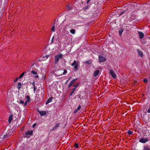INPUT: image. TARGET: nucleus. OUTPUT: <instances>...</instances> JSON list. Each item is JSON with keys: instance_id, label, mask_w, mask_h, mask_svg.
<instances>
[{"instance_id": "obj_26", "label": "nucleus", "mask_w": 150, "mask_h": 150, "mask_svg": "<svg viewBox=\"0 0 150 150\" xmlns=\"http://www.w3.org/2000/svg\"><path fill=\"white\" fill-rule=\"evenodd\" d=\"M25 73V72H24L23 73H22L19 76V79L21 78L23 76H24Z\"/></svg>"}, {"instance_id": "obj_20", "label": "nucleus", "mask_w": 150, "mask_h": 150, "mask_svg": "<svg viewBox=\"0 0 150 150\" xmlns=\"http://www.w3.org/2000/svg\"><path fill=\"white\" fill-rule=\"evenodd\" d=\"M22 84L20 82L18 83V85L17 86V88L18 90H19L21 87Z\"/></svg>"}, {"instance_id": "obj_48", "label": "nucleus", "mask_w": 150, "mask_h": 150, "mask_svg": "<svg viewBox=\"0 0 150 150\" xmlns=\"http://www.w3.org/2000/svg\"><path fill=\"white\" fill-rule=\"evenodd\" d=\"M24 129V128L23 127L22 129H21V130H23Z\"/></svg>"}, {"instance_id": "obj_16", "label": "nucleus", "mask_w": 150, "mask_h": 150, "mask_svg": "<svg viewBox=\"0 0 150 150\" xmlns=\"http://www.w3.org/2000/svg\"><path fill=\"white\" fill-rule=\"evenodd\" d=\"M53 98V97H50L49 99L47 100L46 103V104H47L50 102H51Z\"/></svg>"}, {"instance_id": "obj_10", "label": "nucleus", "mask_w": 150, "mask_h": 150, "mask_svg": "<svg viewBox=\"0 0 150 150\" xmlns=\"http://www.w3.org/2000/svg\"><path fill=\"white\" fill-rule=\"evenodd\" d=\"M31 73L32 74H33L35 75L34 76V77H35L36 79H38V75L37 73L33 70H32L31 72Z\"/></svg>"}, {"instance_id": "obj_38", "label": "nucleus", "mask_w": 150, "mask_h": 150, "mask_svg": "<svg viewBox=\"0 0 150 150\" xmlns=\"http://www.w3.org/2000/svg\"><path fill=\"white\" fill-rule=\"evenodd\" d=\"M143 81H144V82L146 83L148 81V80L146 79H144L143 80Z\"/></svg>"}, {"instance_id": "obj_25", "label": "nucleus", "mask_w": 150, "mask_h": 150, "mask_svg": "<svg viewBox=\"0 0 150 150\" xmlns=\"http://www.w3.org/2000/svg\"><path fill=\"white\" fill-rule=\"evenodd\" d=\"M93 2V0H87L86 2V3L88 5L89 4V3H92V2Z\"/></svg>"}, {"instance_id": "obj_12", "label": "nucleus", "mask_w": 150, "mask_h": 150, "mask_svg": "<svg viewBox=\"0 0 150 150\" xmlns=\"http://www.w3.org/2000/svg\"><path fill=\"white\" fill-rule=\"evenodd\" d=\"M138 34H139V38L140 39H142L143 38V37H144V34L142 32H139Z\"/></svg>"}, {"instance_id": "obj_1", "label": "nucleus", "mask_w": 150, "mask_h": 150, "mask_svg": "<svg viewBox=\"0 0 150 150\" xmlns=\"http://www.w3.org/2000/svg\"><path fill=\"white\" fill-rule=\"evenodd\" d=\"M79 85V83L78 82L76 83L74 85V88L72 89V91L70 94V96H71L74 94V92L76 90L77 88Z\"/></svg>"}, {"instance_id": "obj_19", "label": "nucleus", "mask_w": 150, "mask_h": 150, "mask_svg": "<svg viewBox=\"0 0 150 150\" xmlns=\"http://www.w3.org/2000/svg\"><path fill=\"white\" fill-rule=\"evenodd\" d=\"M123 31V29L122 28H121L120 29L119 31V35L121 36L122 35V33Z\"/></svg>"}, {"instance_id": "obj_44", "label": "nucleus", "mask_w": 150, "mask_h": 150, "mask_svg": "<svg viewBox=\"0 0 150 150\" xmlns=\"http://www.w3.org/2000/svg\"><path fill=\"white\" fill-rule=\"evenodd\" d=\"M70 78H69L68 79V80L66 81V82H65V83H67L68 82V81H69V79H70Z\"/></svg>"}, {"instance_id": "obj_49", "label": "nucleus", "mask_w": 150, "mask_h": 150, "mask_svg": "<svg viewBox=\"0 0 150 150\" xmlns=\"http://www.w3.org/2000/svg\"><path fill=\"white\" fill-rule=\"evenodd\" d=\"M45 76H44V79L45 78Z\"/></svg>"}, {"instance_id": "obj_42", "label": "nucleus", "mask_w": 150, "mask_h": 150, "mask_svg": "<svg viewBox=\"0 0 150 150\" xmlns=\"http://www.w3.org/2000/svg\"><path fill=\"white\" fill-rule=\"evenodd\" d=\"M78 111V110L76 109H75L74 112V113H76Z\"/></svg>"}, {"instance_id": "obj_29", "label": "nucleus", "mask_w": 150, "mask_h": 150, "mask_svg": "<svg viewBox=\"0 0 150 150\" xmlns=\"http://www.w3.org/2000/svg\"><path fill=\"white\" fill-rule=\"evenodd\" d=\"M127 133L129 135H131L132 134V132L130 130H128L127 131Z\"/></svg>"}, {"instance_id": "obj_6", "label": "nucleus", "mask_w": 150, "mask_h": 150, "mask_svg": "<svg viewBox=\"0 0 150 150\" xmlns=\"http://www.w3.org/2000/svg\"><path fill=\"white\" fill-rule=\"evenodd\" d=\"M149 140L148 138H141L139 141V142L144 144L146 142H148L149 141Z\"/></svg>"}, {"instance_id": "obj_51", "label": "nucleus", "mask_w": 150, "mask_h": 150, "mask_svg": "<svg viewBox=\"0 0 150 150\" xmlns=\"http://www.w3.org/2000/svg\"><path fill=\"white\" fill-rule=\"evenodd\" d=\"M149 40H150V37H149Z\"/></svg>"}, {"instance_id": "obj_33", "label": "nucleus", "mask_w": 150, "mask_h": 150, "mask_svg": "<svg viewBox=\"0 0 150 150\" xmlns=\"http://www.w3.org/2000/svg\"><path fill=\"white\" fill-rule=\"evenodd\" d=\"M74 146L75 147H76V148H78L79 147L78 144L77 143H75V144Z\"/></svg>"}, {"instance_id": "obj_4", "label": "nucleus", "mask_w": 150, "mask_h": 150, "mask_svg": "<svg viewBox=\"0 0 150 150\" xmlns=\"http://www.w3.org/2000/svg\"><path fill=\"white\" fill-rule=\"evenodd\" d=\"M78 62H77L76 61L74 60V62L71 64V66L72 67L74 66L73 68V70L74 71H75L76 70L78 69Z\"/></svg>"}, {"instance_id": "obj_35", "label": "nucleus", "mask_w": 150, "mask_h": 150, "mask_svg": "<svg viewBox=\"0 0 150 150\" xmlns=\"http://www.w3.org/2000/svg\"><path fill=\"white\" fill-rule=\"evenodd\" d=\"M67 70L65 69L64 70V72H63V74H67Z\"/></svg>"}, {"instance_id": "obj_46", "label": "nucleus", "mask_w": 150, "mask_h": 150, "mask_svg": "<svg viewBox=\"0 0 150 150\" xmlns=\"http://www.w3.org/2000/svg\"><path fill=\"white\" fill-rule=\"evenodd\" d=\"M36 123H35V124H34V125H33V127H34V126H35V125H36Z\"/></svg>"}, {"instance_id": "obj_50", "label": "nucleus", "mask_w": 150, "mask_h": 150, "mask_svg": "<svg viewBox=\"0 0 150 150\" xmlns=\"http://www.w3.org/2000/svg\"><path fill=\"white\" fill-rule=\"evenodd\" d=\"M33 65H34V64H33L31 66V67H33Z\"/></svg>"}, {"instance_id": "obj_36", "label": "nucleus", "mask_w": 150, "mask_h": 150, "mask_svg": "<svg viewBox=\"0 0 150 150\" xmlns=\"http://www.w3.org/2000/svg\"><path fill=\"white\" fill-rule=\"evenodd\" d=\"M146 121L149 122L150 121V117L149 116H148V119L146 120Z\"/></svg>"}, {"instance_id": "obj_17", "label": "nucleus", "mask_w": 150, "mask_h": 150, "mask_svg": "<svg viewBox=\"0 0 150 150\" xmlns=\"http://www.w3.org/2000/svg\"><path fill=\"white\" fill-rule=\"evenodd\" d=\"M99 71L98 70H97L95 71L93 73V75L94 76H96L99 73Z\"/></svg>"}, {"instance_id": "obj_23", "label": "nucleus", "mask_w": 150, "mask_h": 150, "mask_svg": "<svg viewBox=\"0 0 150 150\" xmlns=\"http://www.w3.org/2000/svg\"><path fill=\"white\" fill-rule=\"evenodd\" d=\"M12 117H13V115H10L9 116V119H8V122H10L12 120Z\"/></svg>"}, {"instance_id": "obj_11", "label": "nucleus", "mask_w": 150, "mask_h": 150, "mask_svg": "<svg viewBox=\"0 0 150 150\" xmlns=\"http://www.w3.org/2000/svg\"><path fill=\"white\" fill-rule=\"evenodd\" d=\"M137 51L140 56L141 57H143V54L142 52L139 49L137 50Z\"/></svg>"}, {"instance_id": "obj_47", "label": "nucleus", "mask_w": 150, "mask_h": 150, "mask_svg": "<svg viewBox=\"0 0 150 150\" xmlns=\"http://www.w3.org/2000/svg\"><path fill=\"white\" fill-rule=\"evenodd\" d=\"M40 89H41V90H43V89L42 88H41Z\"/></svg>"}, {"instance_id": "obj_5", "label": "nucleus", "mask_w": 150, "mask_h": 150, "mask_svg": "<svg viewBox=\"0 0 150 150\" xmlns=\"http://www.w3.org/2000/svg\"><path fill=\"white\" fill-rule=\"evenodd\" d=\"M99 62H104L106 60V58L101 55H99Z\"/></svg>"}, {"instance_id": "obj_9", "label": "nucleus", "mask_w": 150, "mask_h": 150, "mask_svg": "<svg viewBox=\"0 0 150 150\" xmlns=\"http://www.w3.org/2000/svg\"><path fill=\"white\" fill-rule=\"evenodd\" d=\"M77 79H75L72 80L69 83L68 87L70 88L74 83L77 80Z\"/></svg>"}, {"instance_id": "obj_34", "label": "nucleus", "mask_w": 150, "mask_h": 150, "mask_svg": "<svg viewBox=\"0 0 150 150\" xmlns=\"http://www.w3.org/2000/svg\"><path fill=\"white\" fill-rule=\"evenodd\" d=\"M81 108V106L80 105H79L78 107H77V108H76V109L78 110H80Z\"/></svg>"}, {"instance_id": "obj_15", "label": "nucleus", "mask_w": 150, "mask_h": 150, "mask_svg": "<svg viewBox=\"0 0 150 150\" xmlns=\"http://www.w3.org/2000/svg\"><path fill=\"white\" fill-rule=\"evenodd\" d=\"M60 123H57L55 126L52 128V130L54 131L56 130L57 128L60 126Z\"/></svg>"}, {"instance_id": "obj_41", "label": "nucleus", "mask_w": 150, "mask_h": 150, "mask_svg": "<svg viewBox=\"0 0 150 150\" xmlns=\"http://www.w3.org/2000/svg\"><path fill=\"white\" fill-rule=\"evenodd\" d=\"M18 79H19V77L18 78L17 77V78H16L14 80V82H16L17 81Z\"/></svg>"}, {"instance_id": "obj_7", "label": "nucleus", "mask_w": 150, "mask_h": 150, "mask_svg": "<svg viewBox=\"0 0 150 150\" xmlns=\"http://www.w3.org/2000/svg\"><path fill=\"white\" fill-rule=\"evenodd\" d=\"M38 112L39 113L40 115L41 116H43L46 114V112L45 111H40V110L38 109H37Z\"/></svg>"}, {"instance_id": "obj_31", "label": "nucleus", "mask_w": 150, "mask_h": 150, "mask_svg": "<svg viewBox=\"0 0 150 150\" xmlns=\"http://www.w3.org/2000/svg\"><path fill=\"white\" fill-rule=\"evenodd\" d=\"M30 84H32V85L33 87H32L31 88H32L34 86H35V82H30Z\"/></svg>"}, {"instance_id": "obj_13", "label": "nucleus", "mask_w": 150, "mask_h": 150, "mask_svg": "<svg viewBox=\"0 0 150 150\" xmlns=\"http://www.w3.org/2000/svg\"><path fill=\"white\" fill-rule=\"evenodd\" d=\"M33 131L32 130L29 131L28 130L25 133L26 135H31L33 133Z\"/></svg>"}, {"instance_id": "obj_39", "label": "nucleus", "mask_w": 150, "mask_h": 150, "mask_svg": "<svg viewBox=\"0 0 150 150\" xmlns=\"http://www.w3.org/2000/svg\"><path fill=\"white\" fill-rule=\"evenodd\" d=\"M27 102H28V101H27V100H26V101L25 102V103H24V105H24V106H26V105H27Z\"/></svg>"}, {"instance_id": "obj_18", "label": "nucleus", "mask_w": 150, "mask_h": 150, "mask_svg": "<svg viewBox=\"0 0 150 150\" xmlns=\"http://www.w3.org/2000/svg\"><path fill=\"white\" fill-rule=\"evenodd\" d=\"M50 55L48 54H45V56H44L43 57V60H46L48 57H49L50 56Z\"/></svg>"}, {"instance_id": "obj_43", "label": "nucleus", "mask_w": 150, "mask_h": 150, "mask_svg": "<svg viewBox=\"0 0 150 150\" xmlns=\"http://www.w3.org/2000/svg\"><path fill=\"white\" fill-rule=\"evenodd\" d=\"M53 38H54V37H53V38H52V40L51 42V44H52L53 43Z\"/></svg>"}, {"instance_id": "obj_28", "label": "nucleus", "mask_w": 150, "mask_h": 150, "mask_svg": "<svg viewBox=\"0 0 150 150\" xmlns=\"http://www.w3.org/2000/svg\"><path fill=\"white\" fill-rule=\"evenodd\" d=\"M147 109L146 110L147 112L148 113H150V105L148 107Z\"/></svg>"}, {"instance_id": "obj_22", "label": "nucleus", "mask_w": 150, "mask_h": 150, "mask_svg": "<svg viewBox=\"0 0 150 150\" xmlns=\"http://www.w3.org/2000/svg\"><path fill=\"white\" fill-rule=\"evenodd\" d=\"M25 98L27 99V100L28 101V102H29L30 100V96H25Z\"/></svg>"}, {"instance_id": "obj_40", "label": "nucleus", "mask_w": 150, "mask_h": 150, "mask_svg": "<svg viewBox=\"0 0 150 150\" xmlns=\"http://www.w3.org/2000/svg\"><path fill=\"white\" fill-rule=\"evenodd\" d=\"M86 63H88V64H91V61H86Z\"/></svg>"}, {"instance_id": "obj_14", "label": "nucleus", "mask_w": 150, "mask_h": 150, "mask_svg": "<svg viewBox=\"0 0 150 150\" xmlns=\"http://www.w3.org/2000/svg\"><path fill=\"white\" fill-rule=\"evenodd\" d=\"M91 4H89L87 6H85L83 7V9L85 11H86L87 10H88L90 6H91Z\"/></svg>"}, {"instance_id": "obj_32", "label": "nucleus", "mask_w": 150, "mask_h": 150, "mask_svg": "<svg viewBox=\"0 0 150 150\" xmlns=\"http://www.w3.org/2000/svg\"><path fill=\"white\" fill-rule=\"evenodd\" d=\"M20 103L21 104L23 105L24 104V101H23L21 100H19Z\"/></svg>"}, {"instance_id": "obj_27", "label": "nucleus", "mask_w": 150, "mask_h": 150, "mask_svg": "<svg viewBox=\"0 0 150 150\" xmlns=\"http://www.w3.org/2000/svg\"><path fill=\"white\" fill-rule=\"evenodd\" d=\"M66 7L69 10H70L71 8V6H70L69 4H68L67 5Z\"/></svg>"}, {"instance_id": "obj_21", "label": "nucleus", "mask_w": 150, "mask_h": 150, "mask_svg": "<svg viewBox=\"0 0 150 150\" xmlns=\"http://www.w3.org/2000/svg\"><path fill=\"white\" fill-rule=\"evenodd\" d=\"M70 32L73 34H74L75 33V30L74 29H72L70 30Z\"/></svg>"}, {"instance_id": "obj_3", "label": "nucleus", "mask_w": 150, "mask_h": 150, "mask_svg": "<svg viewBox=\"0 0 150 150\" xmlns=\"http://www.w3.org/2000/svg\"><path fill=\"white\" fill-rule=\"evenodd\" d=\"M62 57V54H59L56 55L54 57L55 64H57L59 61L60 59H61Z\"/></svg>"}, {"instance_id": "obj_37", "label": "nucleus", "mask_w": 150, "mask_h": 150, "mask_svg": "<svg viewBox=\"0 0 150 150\" xmlns=\"http://www.w3.org/2000/svg\"><path fill=\"white\" fill-rule=\"evenodd\" d=\"M33 87L34 88L33 91H35L37 88V87L36 86H34Z\"/></svg>"}, {"instance_id": "obj_45", "label": "nucleus", "mask_w": 150, "mask_h": 150, "mask_svg": "<svg viewBox=\"0 0 150 150\" xmlns=\"http://www.w3.org/2000/svg\"><path fill=\"white\" fill-rule=\"evenodd\" d=\"M124 12H121L120 13V15H122L123 13H124Z\"/></svg>"}, {"instance_id": "obj_2", "label": "nucleus", "mask_w": 150, "mask_h": 150, "mask_svg": "<svg viewBox=\"0 0 150 150\" xmlns=\"http://www.w3.org/2000/svg\"><path fill=\"white\" fill-rule=\"evenodd\" d=\"M6 132V134H4L2 138L3 139L9 137L12 134V132L10 131L9 130H5Z\"/></svg>"}, {"instance_id": "obj_8", "label": "nucleus", "mask_w": 150, "mask_h": 150, "mask_svg": "<svg viewBox=\"0 0 150 150\" xmlns=\"http://www.w3.org/2000/svg\"><path fill=\"white\" fill-rule=\"evenodd\" d=\"M110 73L112 77L114 79L116 77V75L115 72L113 70H110Z\"/></svg>"}, {"instance_id": "obj_30", "label": "nucleus", "mask_w": 150, "mask_h": 150, "mask_svg": "<svg viewBox=\"0 0 150 150\" xmlns=\"http://www.w3.org/2000/svg\"><path fill=\"white\" fill-rule=\"evenodd\" d=\"M51 30V31L52 32H54L55 31V26H54V25H53L52 27Z\"/></svg>"}, {"instance_id": "obj_24", "label": "nucleus", "mask_w": 150, "mask_h": 150, "mask_svg": "<svg viewBox=\"0 0 150 150\" xmlns=\"http://www.w3.org/2000/svg\"><path fill=\"white\" fill-rule=\"evenodd\" d=\"M143 150H150V148L146 146H144Z\"/></svg>"}]
</instances>
